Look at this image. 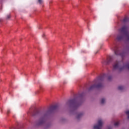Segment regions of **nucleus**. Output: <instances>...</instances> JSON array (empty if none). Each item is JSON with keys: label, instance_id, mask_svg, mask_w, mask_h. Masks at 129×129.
Listing matches in <instances>:
<instances>
[{"label": "nucleus", "instance_id": "obj_2", "mask_svg": "<svg viewBox=\"0 0 129 129\" xmlns=\"http://www.w3.org/2000/svg\"><path fill=\"white\" fill-rule=\"evenodd\" d=\"M119 32H120V33H123L125 35V38H126L127 40H129V33L127 32V28L126 27H123L121 29L119 30Z\"/></svg>", "mask_w": 129, "mask_h": 129}, {"label": "nucleus", "instance_id": "obj_1", "mask_svg": "<svg viewBox=\"0 0 129 129\" xmlns=\"http://www.w3.org/2000/svg\"><path fill=\"white\" fill-rule=\"evenodd\" d=\"M125 68L129 69V63H127L126 65H124L123 67H121L119 65V62L116 61L113 65V70H119V71H121L123 70Z\"/></svg>", "mask_w": 129, "mask_h": 129}, {"label": "nucleus", "instance_id": "obj_17", "mask_svg": "<svg viewBox=\"0 0 129 129\" xmlns=\"http://www.w3.org/2000/svg\"><path fill=\"white\" fill-rule=\"evenodd\" d=\"M42 0H38L39 4H42Z\"/></svg>", "mask_w": 129, "mask_h": 129}, {"label": "nucleus", "instance_id": "obj_12", "mask_svg": "<svg viewBox=\"0 0 129 129\" xmlns=\"http://www.w3.org/2000/svg\"><path fill=\"white\" fill-rule=\"evenodd\" d=\"M118 125H119V122H116L114 123V126H118Z\"/></svg>", "mask_w": 129, "mask_h": 129}, {"label": "nucleus", "instance_id": "obj_14", "mask_svg": "<svg viewBox=\"0 0 129 129\" xmlns=\"http://www.w3.org/2000/svg\"><path fill=\"white\" fill-rule=\"evenodd\" d=\"M126 114L128 115V118H129V110L125 112Z\"/></svg>", "mask_w": 129, "mask_h": 129}, {"label": "nucleus", "instance_id": "obj_5", "mask_svg": "<svg viewBox=\"0 0 129 129\" xmlns=\"http://www.w3.org/2000/svg\"><path fill=\"white\" fill-rule=\"evenodd\" d=\"M102 86V84H99L98 85H94L90 87V90H91V89H93V88H95V87L99 88L101 87Z\"/></svg>", "mask_w": 129, "mask_h": 129}, {"label": "nucleus", "instance_id": "obj_7", "mask_svg": "<svg viewBox=\"0 0 129 129\" xmlns=\"http://www.w3.org/2000/svg\"><path fill=\"white\" fill-rule=\"evenodd\" d=\"M105 77H106V75H104L103 76L100 77L98 80H100V81L103 80V79H104Z\"/></svg>", "mask_w": 129, "mask_h": 129}, {"label": "nucleus", "instance_id": "obj_13", "mask_svg": "<svg viewBox=\"0 0 129 129\" xmlns=\"http://www.w3.org/2000/svg\"><path fill=\"white\" fill-rule=\"evenodd\" d=\"M111 60V58H108L107 60V64H108V63H109V62H110V60Z\"/></svg>", "mask_w": 129, "mask_h": 129}, {"label": "nucleus", "instance_id": "obj_6", "mask_svg": "<svg viewBox=\"0 0 129 129\" xmlns=\"http://www.w3.org/2000/svg\"><path fill=\"white\" fill-rule=\"evenodd\" d=\"M82 115H83V113H78L76 115L77 119H80L81 117H82Z\"/></svg>", "mask_w": 129, "mask_h": 129}, {"label": "nucleus", "instance_id": "obj_3", "mask_svg": "<svg viewBox=\"0 0 129 129\" xmlns=\"http://www.w3.org/2000/svg\"><path fill=\"white\" fill-rule=\"evenodd\" d=\"M47 113H45L43 115L42 117H41L38 122V125H42V124H44L45 123V121H46V118H47Z\"/></svg>", "mask_w": 129, "mask_h": 129}, {"label": "nucleus", "instance_id": "obj_10", "mask_svg": "<svg viewBox=\"0 0 129 129\" xmlns=\"http://www.w3.org/2000/svg\"><path fill=\"white\" fill-rule=\"evenodd\" d=\"M118 89L119 90H122L123 89V86H119L118 87Z\"/></svg>", "mask_w": 129, "mask_h": 129}, {"label": "nucleus", "instance_id": "obj_4", "mask_svg": "<svg viewBox=\"0 0 129 129\" xmlns=\"http://www.w3.org/2000/svg\"><path fill=\"white\" fill-rule=\"evenodd\" d=\"M115 55L118 56V55L122 57L124 55V53H120V51L118 50L117 47H115L113 49Z\"/></svg>", "mask_w": 129, "mask_h": 129}, {"label": "nucleus", "instance_id": "obj_8", "mask_svg": "<svg viewBox=\"0 0 129 129\" xmlns=\"http://www.w3.org/2000/svg\"><path fill=\"white\" fill-rule=\"evenodd\" d=\"M122 36L117 35V40H118V41H120V40H122Z\"/></svg>", "mask_w": 129, "mask_h": 129}, {"label": "nucleus", "instance_id": "obj_9", "mask_svg": "<svg viewBox=\"0 0 129 129\" xmlns=\"http://www.w3.org/2000/svg\"><path fill=\"white\" fill-rule=\"evenodd\" d=\"M101 104H104V103H105V99L104 98H102L101 99Z\"/></svg>", "mask_w": 129, "mask_h": 129}, {"label": "nucleus", "instance_id": "obj_18", "mask_svg": "<svg viewBox=\"0 0 129 129\" xmlns=\"http://www.w3.org/2000/svg\"><path fill=\"white\" fill-rule=\"evenodd\" d=\"M45 36V34H43V35H42V37H44Z\"/></svg>", "mask_w": 129, "mask_h": 129}, {"label": "nucleus", "instance_id": "obj_16", "mask_svg": "<svg viewBox=\"0 0 129 129\" xmlns=\"http://www.w3.org/2000/svg\"><path fill=\"white\" fill-rule=\"evenodd\" d=\"M10 112H11V110H10V109H8V110H7L8 114H9V113H10Z\"/></svg>", "mask_w": 129, "mask_h": 129}, {"label": "nucleus", "instance_id": "obj_15", "mask_svg": "<svg viewBox=\"0 0 129 129\" xmlns=\"http://www.w3.org/2000/svg\"><path fill=\"white\" fill-rule=\"evenodd\" d=\"M11 18V15H8L7 16V19L9 20V19H10Z\"/></svg>", "mask_w": 129, "mask_h": 129}, {"label": "nucleus", "instance_id": "obj_11", "mask_svg": "<svg viewBox=\"0 0 129 129\" xmlns=\"http://www.w3.org/2000/svg\"><path fill=\"white\" fill-rule=\"evenodd\" d=\"M70 103H74L75 104H76V102L75 101V99H74V100H71L70 101Z\"/></svg>", "mask_w": 129, "mask_h": 129}]
</instances>
